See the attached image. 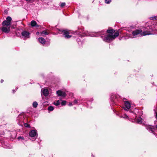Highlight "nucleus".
Masks as SVG:
<instances>
[{
  "label": "nucleus",
  "mask_w": 157,
  "mask_h": 157,
  "mask_svg": "<svg viewBox=\"0 0 157 157\" xmlns=\"http://www.w3.org/2000/svg\"><path fill=\"white\" fill-rule=\"evenodd\" d=\"M3 80H2V79L1 80V83H2L3 82Z\"/></svg>",
  "instance_id": "nucleus-30"
},
{
  "label": "nucleus",
  "mask_w": 157,
  "mask_h": 157,
  "mask_svg": "<svg viewBox=\"0 0 157 157\" xmlns=\"http://www.w3.org/2000/svg\"><path fill=\"white\" fill-rule=\"evenodd\" d=\"M19 30H18L16 32V35L17 36H20V34L19 32Z\"/></svg>",
  "instance_id": "nucleus-24"
},
{
  "label": "nucleus",
  "mask_w": 157,
  "mask_h": 157,
  "mask_svg": "<svg viewBox=\"0 0 157 157\" xmlns=\"http://www.w3.org/2000/svg\"><path fill=\"white\" fill-rule=\"evenodd\" d=\"M62 32L66 38H69L71 37V36L69 35L68 32L66 30H62Z\"/></svg>",
  "instance_id": "nucleus-6"
},
{
  "label": "nucleus",
  "mask_w": 157,
  "mask_h": 157,
  "mask_svg": "<svg viewBox=\"0 0 157 157\" xmlns=\"http://www.w3.org/2000/svg\"><path fill=\"white\" fill-rule=\"evenodd\" d=\"M104 33L103 31H101V32H98L97 33H94V34H92V36H95V37H98V36H101L102 34H104Z\"/></svg>",
  "instance_id": "nucleus-11"
},
{
  "label": "nucleus",
  "mask_w": 157,
  "mask_h": 157,
  "mask_svg": "<svg viewBox=\"0 0 157 157\" xmlns=\"http://www.w3.org/2000/svg\"><path fill=\"white\" fill-rule=\"evenodd\" d=\"M56 93L59 96H62V97H65L66 96L65 93L61 90H59L57 91Z\"/></svg>",
  "instance_id": "nucleus-10"
},
{
  "label": "nucleus",
  "mask_w": 157,
  "mask_h": 157,
  "mask_svg": "<svg viewBox=\"0 0 157 157\" xmlns=\"http://www.w3.org/2000/svg\"><path fill=\"white\" fill-rule=\"evenodd\" d=\"M6 20L4 21L2 23V26L10 27L12 21L11 18L10 16H8L6 17Z\"/></svg>",
  "instance_id": "nucleus-3"
},
{
  "label": "nucleus",
  "mask_w": 157,
  "mask_h": 157,
  "mask_svg": "<svg viewBox=\"0 0 157 157\" xmlns=\"http://www.w3.org/2000/svg\"><path fill=\"white\" fill-rule=\"evenodd\" d=\"M42 93L43 95L45 96H47L48 94V91L46 89H43L42 90Z\"/></svg>",
  "instance_id": "nucleus-13"
},
{
  "label": "nucleus",
  "mask_w": 157,
  "mask_h": 157,
  "mask_svg": "<svg viewBox=\"0 0 157 157\" xmlns=\"http://www.w3.org/2000/svg\"><path fill=\"white\" fill-rule=\"evenodd\" d=\"M41 34H44L45 35H48V33L46 32V31H43L41 33Z\"/></svg>",
  "instance_id": "nucleus-21"
},
{
  "label": "nucleus",
  "mask_w": 157,
  "mask_h": 157,
  "mask_svg": "<svg viewBox=\"0 0 157 157\" xmlns=\"http://www.w3.org/2000/svg\"><path fill=\"white\" fill-rule=\"evenodd\" d=\"M39 42L42 44H44L45 42V40L42 37H40L38 39Z\"/></svg>",
  "instance_id": "nucleus-14"
},
{
  "label": "nucleus",
  "mask_w": 157,
  "mask_h": 157,
  "mask_svg": "<svg viewBox=\"0 0 157 157\" xmlns=\"http://www.w3.org/2000/svg\"><path fill=\"white\" fill-rule=\"evenodd\" d=\"M10 27H7V26H3L1 29L2 32L5 33H8L10 31Z\"/></svg>",
  "instance_id": "nucleus-5"
},
{
  "label": "nucleus",
  "mask_w": 157,
  "mask_h": 157,
  "mask_svg": "<svg viewBox=\"0 0 157 157\" xmlns=\"http://www.w3.org/2000/svg\"><path fill=\"white\" fill-rule=\"evenodd\" d=\"M111 0H105V3L107 4L111 2Z\"/></svg>",
  "instance_id": "nucleus-25"
},
{
  "label": "nucleus",
  "mask_w": 157,
  "mask_h": 157,
  "mask_svg": "<svg viewBox=\"0 0 157 157\" xmlns=\"http://www.w3.org/2000/svg\"><path fill=\"white\" fill-rule=\"evenodd\" d=\"M146 129L149 131H151L153 132L155 130V127L149 125L146 126Z\"/></svg>",
  "instance_id": "nucleus-9"
},
{
  "label": "nucleus",
  "mask_w": 157,
  "mask_h": 157,
  "mask_svg": "<svg viewBox=\"0 0 157 157\" xmlns=\"http://www.w3.org/2000/svg\"><path fill=\"white\" fill-rule=\"evenodd\" d=\"M156 117L157 119V113H156Z\"/></svg>",
  "instance_id": "nucleus-33"
},
{
  "label": "nucleus",
  "mask_w": 157,
  "mask_h": 157,
  "mask_svg": "<svg viewBox=\"0 0 157 157\" xmlns=\"http://www.w3.org/2000/svg\"><path fill=\"white\" fill-rule=\"evenodd\" d=\"M31 25L32 27H34L37 28L39 27V25H37L36 22L34 21H32L31 22Z\"/></svg>",
  "instance_id": "nucleus-12"
},
{
  "label": "nucleus",
  "mask_w": 157,
  "mask_h": 157,
  "mask_svg": "<svg viewBox=\"0 0 157 157\" xmlns=\"http://www.w3.org/2000/svg\"><path fill=\"white\" fill-rule=\"evenodd\" d=\"M156 128H157V125L156 126Z\"/></svg>",
  "instance_id": "nucleus-35"
},
{
  "label": "nucleus",
  "mask_w": 157,
  "mask_h": 157,
  "mask_svg": "<svg viewBox=\"0 0 157 157\" xmlns=\"http://www.w3.org/2000/svg\"><path fill=\"white\" fill-rule=\"evenodd\" d=\"M21 139L22 140H24V138H22V137H21L20 136V139Z\"/></svg>",
  "instance_id": "nucleus-31"
},
{
  "label": "nucleus",
  "mask_w": 157,
  "mask_h": 157,
  "mask_svg": "<svg viewBox=\"0 0 157 157\" xmlns=\"http://www.w3.org/2000/svg\"><path fill=\"white\" fill-rule=\"evenodd\" d=\"M106 32L109 34L105 35L104 38L102 37L103 41L105 42H110L112 41L119 35L118 31L115 33V30L113 29H108Z\"/></svg>",
  "instance_id": "nucleus-1"
},
{
  "label": "nucleus",
  "mask_w": 157,
  "mask_h": 157,
  "mask_svg": "<svg viewBox=\"0 0 157 157\" xmlns=\"http://www.w3.org/2000/svg\"><path fill=\"white\" fill-rule=\"evenodd\" d=\"M13 93H14V90H13Z\"/></svg>",
  "instance_id": "nucleus-36"
},
{
  "label": "nucleus",
  "mask_w": 157,
  "mask_h": 157,
  "mask_svg": "<svg viewBox=\"0 0 157 157\" xmlns=\"http://www.w3.org/2000/svg\"><path fill=\"white\" fill-rule=\"evenodd\" d=\"M24 126L25 127H27V128H28L30 127V125L29 124L27 123H24Z\"/></svg>",
  "instance_id": "nucleus-20"
},
{
  "label": "nucleus",
  "mask_w": 157,
  "mask_h": 157,
  "mask_svg": "<svg viewBox=\"0 0 157 157\" xmlns=\"http://www.w3.org/2000/svg\"><path fill=\"white\" fill-rule=\"evenodd\" d=\"M150 19L151 20H157V17L154 16L153 17H150Z\"/></svg>",
  "instance_id": "nucleus-18"
},
{
  "label": "nucleus",
  "mask_w": 157,
  "mask_h": 157,
  "mask_svg": "<svg viewBox=\"0 0 157 157\" xmlns=\"http://www.w3.org/2000/svg\"><path fill=\"white\" fill-rule=\"evenodd\" d=\"M26 1L28 2H33L35 0H26Z\"/></svg>",
  "instance_id": "nucleus-27"
},
{
  "label": "nucleus",
  "mask_w": 157,
  "mask_h": 157,
  "mask_svg": "<svg viewBox=\"0 0 157 157\" xmlns=\"http://www.w3.org/2000/svg\"><path fill=\"white\" fill-rule=\"evenodd\" d=\"M78 102V100H75L74 101V104H76Z\"/></svg>",
  "instance_id": "nucleus-28"
},
{
  "label": "nucleus",
  "mask_w": 157,
  "mask_h": 157,
  "mask_svg": "<svg viewBox=\"0 0 157 157\" xmlns=\"http://www.w3.org/2000/svg\"><path fill=\"white\" fill-rule=\"evenodd\" d=\"M66 3L65 2H62L61 3L60 5V6L63 7V6H64L65 5Z\"/></svg>",
  "instance_id": "nucleus-22"
},
{
  "label": "nucleus",
  "mask_w": 157,
  "mask_h": 157,
  "mask_svg": "<svg viewBox=\"0 0 157 157\" xmlns=\"http://www.w3.org/2000/svg\"><path fill=\"white\" fill-rule=\"evenodd\" d=\"M124 105L125 107L124 108V109L125 110H127L129 109L130 108V104L127 101H125L124 102Z\"/></svg>",
  "instance_id": "nucleus-8"
},
{
  "label": "nucleus",
  "mask_w": 157,
  "mask_h": 157,
  "mask_svg": "<svg viewBox=\"0 0 157 157\" xmlns=\"http://www.w3.org/2000/svg\"><path fill=\"white\" fill-rule=\"evenodd\" d=\"M37 134V131L36 130H31L29 133V136L31 137H34Z\"/></svg>",
  "instance_id": "nucleus-4"
},
{
  "label": "nucleus",
  "mask_w": 157,
  "mask_h": 157,
  "mask_svg": "<svg viewBox=\"0 0 157 157\" xmlns=\"http://www.w3.org/2000/svg\"><path fill=\"white\" fill-rule=\"evenodd\" d=\"M54 104L55 105H56L57 106L59 105L60 104L59 101V100H58L56 101V102H54Z\"/></svg>",
  "instance_id": "nucleus-17"
},
{
  "label": "nucleus",
  "mask_w": 157,
  "mask_h": 157,
  "mask_svg": "<svg viewBox=\"0 0 157 157\" xmlns=\"http://www.w3.org/2000/svg\"><path fill=\"white\" fill-rule=\"evenodd\" d=\"M123 117L124 118H127L128 117V116H127V115H126V114H125V115H124L123 116H122V117Z\"/></svg>",
  "instance_id": "nucleus-26"
},
{
  "label": "nucleus",
  "mask_w": 157,
  "mask_h": 157,
  "mask_svg": "<svg viewBox=\"0 0 157 157\" xmlns=\"http://www.w3.org/2000/svg\"><path fill=\"white\" fill-rule=\"evenodd\" d=\"M22 36L24 37V38L26 39V38H28L29 37V35L30 34L29 32H28L26 31H23L21 33Z\"/></svg>",
  "instance_id": "nucleus-7"
},
{
  "label": "nucleus",
  "mask_w": 157,
  "mask_h": 157,
  "mask_svg": "<svg viewBox=\"0 0 157 157\" xmlns=\"http://www.w3.org/2000/svg\"><path fill=\"white\" fill-rule=\"evenodd\" d=\"M39 33H39L38 32H36V34H37V35L39 34Z\"/></svg>",
  "instance_id": "nucleus-32"
},
{
  "label": "nucleus",
  "mask_w": 157,
  "mask_h": 157,
  "mask_svg": "<svg viewBox=\"0 0 157 157\" xmlns=\"http://www.w3.org/2000/svg\"><path fill=\"white\" fill-rule=\"evenodd\" d=\"M17 139H18V140H19V139H20V137H17Z\"/></svg>",
  "instance_id": "nucleus-34"
},
{
  "label": "nucleus",
  "mask_w": 157,
  "mask_h": 157,
  "mask_svg": "<svg viewBox=\"0 0 157 157\" xmlns=\"http://www.w3.org/2000/svg\"><path fill=\"white\" fill-rule=\"evenodd\" d=\"M132 33L133 36V37L151 34L149 31H146L143 32L141 30L138 29L133 31Z\"/></svg>",
  "instance_id": "nucleus-2"
},
{
  "label": "nucleus",
  "mask_w": 157,
  "mask_h": 157,
  "mask_svg": "<svg viewBox=\"0 0 157 157\" xmlns=\"http://www.w3.org/2000/svg\"><path fill=\"white\" fill-rule=\"evenodd\" d=\"M54 109V107L52 106H49L48 108V110L50 111H52Z\"/></svg>",
  "instance_id": "nucleus-16"
},
{
  "label": "nucleus",
  "mask_w": 157,
  "mask_h": 157,
  "mask_svg": "<svg viewBox=\"0 0 157 157\" xmlns=\"http://www.w3.org/2000/svg\"><path fill=\"white\" fill-rule=\"evenodd\" d=\"M38 105V103L36 101H34L33 103V106L34 108H36Z\"/></svg>",
  "instance_id": "nucleus-15"
},
{
  "label": "nucleus",
  "mask_w": 157,
  "mask_h": 157,
  "mask_svg": "<svg viewBox=\"0 0 157 157\" xmlns=\"http://www.w3.org/2000/svg\"><path fill=\"white\" fill-rule=\"evenodd\" d=\"M72 105H73V104L72 103H69V105L70 106H72Z\"/></svg>",
  "instance_id": "nucleus-29"
},
{
  "label": "nucleus",
  "mask_w": 157,
  "mask_h": 157,
  "mask_svg": "<svg viewBox=\"0 0 157 157\" xmlns=\"http://www.w3.org/2000/svg\"><path fill=\"white\" fill-rule=\"evenodd\" d=\"M137 122L138 123L140 124L142 123V121L141 120V119L140 118H139L137 120Z\"/></svg>",
  "instance_id": "nucleus-19"
},
{
  "label": "nucleus",
  "mask_w": 157,
  "mask_h": 157,
  "mask_svg": "<svg viewBox=\"0 0 157 157\" xmlns=\"http://www.w3.org/2000/svg\"><path fill=\"white\" fill-rule=\"evenodd\" d=\"M66 101H63L61 103L62 105H65L66 104Z\"/></svg>",
  "instance_id": "nucleus-23"
}]
</instances>
